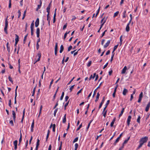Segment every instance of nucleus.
<instances>
[{"label": "nucleus", "instance_id": "1", "mask_svg": "<svg viewBox=\"0 0 150 150\" xmlns=\"http://www.w3.org/2000/svg\"><path fill=\"white\" fill-rule=\"evenodd\" d=\"M7 18H8V16H7L6 19L5 20V26L4 28V31L6 34H8L7 29V27H8V21L7 19Z\"/></svg>", "mask_w": 150, "mask_h": 150}, {"label": "nucleus", "instance_id": "2", "mask_svg": "<svg viewBox=\"0 0 150 150\" xmlns=\"http://www.w3.org/2000/svg\"><path fill=\"white\" fill-rule=\"evenodd\" d=\"M41 53L40 52H39L37 54V56H36V57H37L38 56V59L37 60L36 59V58L35 59L36 61H35V62L34 63V64H35L37 62H38V61H39L40 60V58L41 57Z\"/></svg>", "mask_w": 150, "mask_h": 150}, {"label": "nucleus", "instance_id": "3", "mask_svg": "<svg viewBox=\"0 0 150 150\" xmlns=\"http://www.w3.org/2000/svg\"><path fill=\"white\" fill-rule=\"evenodd\" d=\"M146 142V141H140L139 145L136 149V150H138L141 148L142 147V145Z\"/></svg>", "mask_w": 150, "mask_h": 150}, {"label": "nucleus", "instance_id": "4", "mask_svg": "<svg viewBox=\"0 0 150 150\" xmlns=\"http://www.w3.org/2000/svg\"><path fill=\"white\" fill-rule=\"evenodd\" d=\"M58 51V43L56 42L55 43L54 48V54L55 56L57 55V52Z\"/></svg>", "mask_w": 150, "mask_h": 150}, {"label": "nucleus", "instance_id": "5", "mask_svg": "<svg viewBox=\"0 0 150 150\" xmlns=\"http://www.w3.org/2000/svg\"><path fill=\"white\" fill-rule=\"evenodd\" d=\"M39 23V18H37L35 23V25L36 27L38 26Z\"/></svg>", "mask_w": 150, "mask_h": 150}, {"label": "nucleus", "instance_id": "6", "mask_svg": "<svg viewBox=\"0 0 150 150\" xmlns=\"http://www.w3.org/2000/svg\"><path fill=\"white\" fill-rule=\"evenodd\" d=\"M150 107V101H149L148 104L146 105V106L145 108V111L146 112H147L149 111V109Z\"/></svg>", "mask_w": 150, "mask_h": 150}, {"label": "nucleus", "instance_id": "7", "mask_svg": "<svg viewBox=\"0 0 150 150\" xmlns=\"http://www.w3.org/2000/svg\"><path fill=\"white\" fill-rule=\"evenodd\" d=\"M105 97H104L103 98V99L102 100V101H101V103H100V105L99 106V109H100L101 108V107H102L103 104L104 103V102L105 101Z\"/></svg>", "mask_w": 150, "mask_h": 150}, {"label": "nucleus", "instance_id": "8", "mask_svg": "<svg viewBox=\"0 0 150 150\" xmlns=\"http://www.w3.org/2000/svg\"><path fill=\"white\" fill-rule=\"evenodd\" d=\"M12 115H13V119L14 121L15 122L16 121V114L15 113V111L14 110L12 111Z\"/></svg>", "mask_w": 150, "mask_h": 150}, {"label": "nucleus", "instance_id": "9", "mask_svg": "<svg viewBox=\"0 0 150 150\" xmlns=\"http://www.w3.org/2000/svg\"><path fill=\"white\" fill-rule=\"evenodd\" d=\"M127 68L126 66L124 67L123 69H122L121 74H124L125 73L126 71L127 70Z\"/></svg>", "mask_w": 150, "mask_h": 150}, {"label": "nucleus", "instance_id": "10", "mask_svg": "<svg viewBox=\"0 0 150 150\" xmlns=\"http://www.w3.org/2000/svg\"><path fill=\"white\" fill-rule=\"evenodd\" d=\"M36 33L38 38H39L40 36V30L39 28H37L36 29Z\"/></svg>", "mask_w": 150, "mask_h": 150}, {"label": "nucleus", "instance_id": "11", "mask_svg": "<svg viewBox=\"0 0 150 150\" xmlns=\"http://www.w3.org/2000/svg\"><path fill=\"white\" fill-rule=\"evenodd\" d=\"M51 3H52V1L50 2V3L49 4L48 6H47V8H46V10H47V12H50V8L51 7Z\"/></svg>", "mask_w": 150, "mask_h": 150}, {"label": "nucleus", "instance_id": "12", "mask_svg": "<svg viewBox=\"0 0 150 150\" xmlns=\"http://www.w3.org/2000/svg\"><path fill=\"white\" fill-rule=\"evenodd\" d=\"M128 90L125 88H124L123 89L122 94L123 95L125 96L126 95L127 93L128 92Z\"/></svg>", "mask_w": 150, "mask_h": 150}, {"label": "nucleus", "instance_id": "13", "mask_svg": "<svg viewBox=\"0 0 150 150\" xmlns=\"http://www.w3.org/2000/svg\"><path fill=\"white\" fill-rule=\"evenodd\" d=\"M110 42V40H108L107 41V43L103 46L104 48H106L108 46Z\"/></svg>", "mask_w": 150, "mask_h": 150}, {"label": "nucleus", "instance_id": "14", "mask_svg": "<svg viewBox=\"0 0 150 150\" xmlns=\"http://www.w3.org/2000/svg\"><path fill=\"white\" fill-rule=\"evenodd\" d=\"M129 22V23L127 24L126 28V30L127 32H128L129 31V25L130 24Z\"/></svg>", "mask_w": 150, "mask_h": 150}, {"label": "nucleus", "instance_id": "15", "mask_svg": "<svg viewBox=\"0 0 150 150\" xmlns=\"http://www.w3.org/2000/svg\"><path fill=\"white\" fill-rule=\"evenodd\" d=\"M18 141H14L13 144L14 145V149L16 150L17 149V145L18 143Z\"/></svg>", "mask_w": 150, "mask_h": 150}, {"label": "nucleus", "instance_id": "16", "mask_svg": "<svg viewBox=\"0 0 150 150\" xmlns=\"http://www.w3.org/2000/svg\"><path fill=\"white\" fill-rule=\"evenodd\" d=\"M148 139V137H144L142 138L140 141H147Z\"/></svg>", "mask_w": 150, "mask_h": 150}, {"label": "nucleus", "instance_id": "17", "mask_svg": "<svg viewBox=\"0 0 150 150\" xmlns=\"http://www.w3.org/2000/svg\"><path fill=\"white\" fill-rule=\"evenodd\" d=\"M100 95L99 93L98 92V93H97L96 100H95V101L96 102H97L98 100Z\"/></svg>", "mask_w": 150, "mask_h": 150}, {"label": "nucleus", "instance_id": "18", "mask_svg": "<svg viewBox=\"0 0 150 150\" xmlns=\"http://www.w3.org/2000/svg\"><path fill=\"white\" fill-rule=\"evenodd\" d=\"M64 49L63 46L62 45H61L60 47V50L59 51V52L61 53L63 51Z\"/></svg>", "mask_w": 150, "mask_h": 150}, {"label": "nucleus", "instance_id": "19", "mask_svg": "<svg viewBox=\"0 0 150 150\" xmlns=\"http://www.w3.org/2000/svg\"><path fill=\"white\" fill-rule=\"evenodd\" d=\"M48 13L47 14V20L48 21H50V17L49 16V14H50V12H47Z\"/></svg>", "mask_w": 150, "mask_h": 150}, {"label": "nucleus", "instance_id": "20", "mask_svg": "<svg viewBox=\"0 0 150 150\" xmlns=\"http://www.w3.org/2000/svg\"><path fill=\"white\" fill-rule=\"evenodd\" d=\"M115 120V117L114 119L112 121V122L110 124V126L111 127H112L113 126V125L114 123V122Z\"/></svg>", "mask_w": 150, "mask_h": 150}, {"label": "nucleus", "instance_id": "21", "mask_svg": "<svg viewBox=\"0 0 150 150\" xmlns=\"http://www.w3.org/2000/svg\"><path fill=\"white\" fill-rule=\"evenodd\" d=\"M66 114H65L64 116L63 119L62 120V122L64 123L66 122Z\"/></svg>", "mask_w": 150, "mask_h": 150}, {"label": "nucleus", "instance_id": "22", "mask_svg": "<svg viewBox=\"0 0 150 150\" xmlns=\"http://www.w3.org/2000/svg\"><path fill=\"white\" fill-rule=\"evenodd\" d=\"M15 35H16V38L15 39V42H18L19 41L18 36L17 34H16Z\"/></svg>", "mask_w": 150, "mask_h": 150}, {"label": "nucleus", "instance_id": "23", "mask_svg": "<svg viewBox=\"0 0 150 150\" xmlns=\"http://www.w3.org/2000/svg\"><path fill=\"white\" fill-rule=\"evenodd\" d=\"M124 110H125V108H122V110L121 111V112L120 113L119 115V117H121L122 115L123 112H124Z\"/></svg>", "mask_w": 150, "mask_h": 150}, {"label": "nucleus", "instance_id": "24", "mask_svg": "<svg viewBox=\"0 0 150 150\" xmlns=\"http://www.w3.org/2000/svg\"><path fill=\"white\" fill-rule=\"evenodd\" d=\"M126 11L125 10L123 13V15L122 16V17L123 18H125L126 17Z\"/></svg>", "mask_w": 150, "mask_h": 150}, {"label": "nucleus", "instance_id": "25", "mask_svg": "<svg viewBox=\"0 0 150 150\" xmlns=\"http://www.w3.org/2000/svg\"><path fill=\"white\" fill-rule=\"evenodd\" d=\"M128 141H124L123 143L122 144V146L121 147V149H123L124 148V145L125 144H127V143Z\"/></svg>", "mask_w": 150, "mask_h": 150}, {"label": "nucleus", "instance_id": "26", "mask_svg": "<svg viewBox=\"0 0 150 150\" xmlns=\"http://www.w3.org/2000/svg\"><path fill=\"white\" fill-rule=\"evenodd\" d=\"M8 79H9V80L11 82V83L12 84L13 83V81L11 78V77L10 76H9L8 77Z\"/></svg>", "mask_w": 150, "mask_h": 150}, {"label": "nucleus", "instance_id": "27", "mask_svg": "<svg viewBox=\"0 0 150 150\" xmlns=\"http://www.w3.org/2000/svg\"><path fill=\"white\" fill-rule=\"evenodd\" d=\"M141 119V117L140 116H139L138 117L137 119V122L139 123H140V120Z\"/></svg>", "mask_w": 150, "mask_h": 150}, {"label": "nucleus", "instance_id": "28", "mask_svg": "<svg viewBox=\"0 0 150 150\" xmlns=\"http://www.w3.org/2000/svg\"><path fill=\"white\" fill-rule=\"evenodd\" d=\"M119 13V11H117L114 14L113 17H115L117 16L118 15V14Z\"/></svg>", "mask_w": 150, "mask_h": 150}, {"label": "nucleus", "instance_id": "29", "mask_svg": "<svg viewBox=\"0 0 150 150\" xmlns=\"http://www.w3.org/2000/svg\"><path fill=\"white\" fill-rule=\"evenodd\" d=\"M64 95V92H62V95L60 98V100H62V99H63Z\"/></svg>", "mask_w": 150, "mask_h": 150}, {"label": "nucleus", "instance_id": "30", "mask_svg": "<svg viewBox=\"0 0 150 150\" xmlns=\"http://www.w3.org/2000/svg\"><path fill=\"white\" fill-rule=\"evenodd\" d=\"M58 108H56L54 111V117L56 116V113L58 110Z\"/></svg>", "mask_w": 150, "mask_h": 150}, {"label": "nucleus", "instance_id": "31", "mask_svg": "<svg viewBox=\"0 0 150 150\" xmlns=\"http://www.w3.org/2000/svg\"><path fill=\"white\" fill-rule=\"evenodd\" d=\"M28 35V34H27L24 37V39H23V44H24L25 43V41L26 40L27 37Z\"/></svg>", "mask_w": 150, "mask_h": 150}, {"label": "nucleus", "instance_id": "32", "mask_svg": "<svg viewBox=\"0 0 150 150\" xmlns=\"http://www.w3.org/2000/svg\"><path fill=\"white\" fill-rule=\"evenodd\" d=\"M118 44H117V45H115V46H114V47L113 48V52H114L115 50L117 49V47H118Z\"/></svg>", "mask_w": 150, "mask_h": 150}, {"label": "nucleus", "instance_id": "33", "mask_svg": "<svg viewBox=\"0 0 150 150\" xmlns=\"http://www.w3.org/2000/svg\"><path fill=\"white\" fill-rule=\"evenodd\" d=\"M107 112V110H105V111H103V116H104V117H106V113Z\"/></svg>", "mask_w": 150, "mask_h": 150}, {"label": "nucleus", "instance_id": "34", "mask_svg": "<svg viewBox=\"0 0 150 150\" xmlns=\"http://www.w3.org/2000/svg\"><path fill=\"white\" fill-rule=\"evenodd\" d=\"M34 21H33V22L31 23L30 25V28H34Z\"/></svg>", "mask_w": 150, "mask_h": 150}, {"label": "nucleus", "instance_id": "35", "mask_svg": "<svg viewBox=\"0 0 150 150\" xmlns=\"http://www.w3.org/2000/svg\"><path fill=\"white\" fill-rule=\"evenodd\" d=\"M131 116L129 115L128 116L127 119V121H130L131 119Z\"/></svg>", "mask_w": 150, "mask_h": 150}, {"label": "nucleus", "instance_id": "36", "mask_svg": "<svg viewBox=\"0 0 150 150\" xmlns=\"http://www.w3.org/2000/svg\"><path fill=\"white\" fill-rule=\"evenodd\" d=\"M75 86V85H74L72 86L70 88H69V90H70V92H71L72 90V89H73L74 87Z\"/></svg>", "mask_w": 150, "mask_h": 150}, {"label": "nucleus", "instance_id": "37", "mask_svg": "<svg viewBox=\"0 0 150 150\" xmlns=\"http://www.w3.org/2000/svg\"><path fill=\"white\" fill-rule=\"evenodd\" d=\"M18 18H20L21 16V12L20 10H19L18 11Z\"/></svg>", "mask_w": 150, "mask_h": 150}, {"label": "nucleus", "instance_id": "38", "mask_svg": "<svg viewBox=\"0 0 150 150\" xmlns=\"http://www.w3.org/2000/svg\"><path fill=\"white\" fill-rule=\"evenodd\" d=\"M30 29L31 35H33L34 33V29L33 28H30Z\"/></svg>", "mask_w": 150, "mask_h": 150}, {"label": "nucleus", "instance_id": "39", "mask_svg": "<svg viewBox=\"0 0 150 150\" xmlns=\"http://www.w3.org/2000/svg\"><path fill=\"white\" fill-rule=\"evenodd\" d=\"M82 126V124H81L79 126V127L77 129L76 131H78L80 129Z\"/></svg>", "mask_w": 150, "mask_h": 150}, {"label": "nucleus", "instance_id": "40", "mask_svg": "<svg viewBox=\"0 0 150 150\" xmlns=\"http://www.w3.org/2000/svg\"><path fill=\"white\" fill-rule=\"evenodd\" d=\"M91 63H92V62L91 61H89L88 63V64L87 65V66L88 67H89L91 66Z\"/></svg>", "mask_w": 150, "mask_h": 150}, {"label": "nucleus", "instance_id": "41", "mask_svg": "<svg viewBox=\"0 0 150 150\" xmlns=\"http://www.w3.org/2000/svg\"><path fill=\"white\" fill-rule=\"evenodd\" d=\"M9 123L11 124L12 126H14V124L13 123V122L12 120H11L9 122Z\"/></svg>", "mask_w": 150, "mask_h": 150}, {"label": "nucleus", "instance_id": "42", "mask_svg": "<svg viewBox=\"0 0 150 150\" xmlns=\"http://www.w3.org/2000/svg\"><path fill=\"white\" fill-rule=\"evenodd\" d=\"M35 87L33 89V93H32V96H33L34 95L35 92Z\"/></svg>", "mask_w": 150, "mask_h": 150}, {"label": "nucleus", "instance_id": "43", "mask_svg": "<svg viewBox=\"0 0 150 150\" xmlns=\"http://www.w3.org/2000/svg\"><path fill=\"white\" fill-rule=\"evenodd\" d=\"M67 23H66L65 25H64L63 28V30H64L67 27Z\"/></svg>", "mask_w": 150, "mask_h": 150}, {"label": "nucleus", "instance_id": "44", "mask_svg": "<svg viewBox=\"0 0 150 150\" xmlns=\"http://www.w3.org/2000/svg\"><path fill=\"white\" fill-rule=\"evenodd\" d=\"M109 103H110V100H107V103H106L105 105V106L106 107H107V106H108V105L109 104Z\"/></svg>", "mask_w": 150, "mask_h": 150}, {"label": "nucleus", "instance_id": "45", "mask_svg": "<svg viewBox=\"0 0 150 150\" xmlns=\"http://www.w3.org/2000/svg\"><path fill=\"white\" fill-rule=\"evenodd\" d=\"M92 120H91L90 122L88 124V126L87 128V129H88V128H89L90 125L91 124V123L92 122Z\"/></svg>", "mask_w": 150, "mask_h": 150}, {"label": "nucleus", "instance_id": "46", "mask_svg": "<svg viewBox=\"0 0 150 150\" xmlns=\"http://www.w3.org/2000/svg\"><path fill=\"white\" fill-rule=\"evenodd\" d=\"M72 48V46L71 45H70L69 46V47L68 48V51H69L71 50V49Z\"/></svg>", "mask_w": 150, "mask_h": 150}, {"label": "nucleus", "instance_id": "47", "mask_svg": "<svg viewBox=\"0 0 150 150\" xmlns=\"http://www.w3.org/2000/svg\"><path fill=\"white\" fill-rule=\"evenodd\" d=\"M41 5H40V4H39V5H38V7L37 8V9H36V11H37L38 9H40L41 6Z\"/></svg>", "mask_w": 150, "mask_h": 150}, {"label": "nucleus", "instance_id": "48", "mask_svg": "<svg viewBox=\"0 0 150 150\" xmlns=\"http://www.w3.org/2000/svg\"><path fill=\"white\" fill-rule=\"evenodd\" d=\"M34 120H33V122L32 123L31 125V127L32 128H33L34 127Z\"/></svg>", "mask_w": 150, "mask_h": 150}, {"label": "nucleus", "instance_id": "49", "mask_svg": "<svg viewBox=\"0 0 150 150\" xmlns=\"http://www.w3.org/2000/svg\"><path fill=\"white\" fill-rule=\"evenodd\" d=\"M8 105H9L10 107H11V100H10L9 101Z\"/></svg>", "mask_w": 150, "mask_h": 150}, {"label": "nucleus", "instance_id": "50", "mask_svg": "<svg viewBox=\"0 0 150 150\" xmlns=\"http://www.w3.org/2000/svg\"><path fill=\"white\" fill-rule=\"evenodd\" d=\"M139 97L142 98L143 97V93L141 92L139 94Z\"/></svg>", "mask_w": 150, "mask_h": 150}, {"label": "nucleus", "instance_id": "51", "mask_svg": "<svg viewBox=\"0 0 150 150\" xmlns=\"http://www.w3.org/2000/svg\"><path fill=\"white\" fill-rule=\"evenodd\" d=\"M118 84H117L116 85L115 87V88L114 91L116 92L117 88L118 87Z\"/></svg>", "mask_w": 150, "mask_h": 150}, {"label": "nucleus", "instance_id": "52", "mask_svg": "<svg viewBox=\"0 0 150 150\" xmlns=\"http://www.w3.org/2000/svg\"><path fill=\"white\" fill-rule=\"evenodd\" d=\"M114 55V54H113L111 56V59H110V62H112V61L113 60V58Z\"/></svg>", "mask_w": 150, "mask_h": 150}, {"label": "nucleus", "instance_id": "53", "mask_svg": "<svg viewBox=\"0 0 150 150\" xmlns=\"http://www.w3.org/2000/svg\"><path fill=\"white\" fill-rule=\"evenodd\" d=\"M58 100L57 101V102L56 105H55V106L54 107V108H53L54 109L55 108H56L58 105Z\"/></svg>", "mask_w": 150, "mask_h": 150}, {"label": "nucleus", "instance_id": "54", "mask_svg": "<svg viewBox=\"0 0 150 150\" xmlns=\"http://www.w3.org/2000/svg\"><path fill=\"white\" fill-rule=\"evenodd\" d=\"M7 50L8 51V53L9 54L10 52V47H7Z\"/></svg>", "mask_w": 150, "mask_h": 150}, {"label": "nucleus", "instance_id": "55", "mask_svg": "<svg viewBox=\"0 0 150 150\" xmlns=\"http://www.w3.org/2000/svg\"><path fill=\"white\" fill-rule=\"evenodd\" d=\"M17 95H15V97L14 98V103L16 104V98L17 97Z\"/></svg>", "mask_w": 150, "mask_h": 150}, {"label": "nucleus", "instance_id": "56", "mask_svg": "<svg viewBox=\"0 0 150 150\" xmlns=\"http://www.w3.org/2000/svg\"><path fill=\"white\" fill-rule=\"evenodd\" d=\"M56 94H56L55 93L53 96V98L52 100L53 101H54L55 98V97H56Z\"/></svg>", "mask_w": 150, "mask_h": 150}, {"label": "nucleus", "instance_id": "57", "mask_svg": "<svg viewBox=\"0 0 150 150\" xmlns=\"http://www.w3.org/2000/svg\"><path fill=\"white\" fill-rule=\"evenodd\" d=\"M69 98V97L68 96H66L65 98V101H67Z\"/></svg>", "mask_w": 150, "mask_h": 150}, {"label": "nucleus", "instance_id": "58", "mask_svg": "<svg viewBox=\"0 0 150 150\" xmlns=\"http://www.w3.org/2000/svg\"><path fill=\"white\" fill-rule=\"evenodd\" d=\"M82 89H83V88H81V90H80L77 93V95H78L79 93H80L81 92V91L82 90Z\"/></svg>", "mask_w": 150, "mask_h": 150}, {"label": "nucleus", "instance_id": "59", "mask_svg": "<svg viewBox=\"0 0 150 150\" xmlns=\"http://www.w3.org/2000/svg\"><path fill=\"white\" fill-rule=\"evenodd\" d=\"M74 77H73V78L68 83L67 85L69 84L73 80V79H74Z\"/></svg>", "mask_w": 150, "mask_h": 150}, {"label": "nucleus", "instance_id": "60", "mask_svg": "<svg viewBox=\"0 0 150 150\" xmlns=\"http://www.w3.org/2000/svg\"><path fill=\"white\" fill-rule=\"evenodd\" d=\"M69 101L67 102L64 105V107H66L69 104Z\"/></svg>", "mask_w": 150, "mask_h": 150}, {"label": "nucleus", "instance_id": "61", "mask_svg": "<svg viewBox=\"0 0 150 150\" xmlns=\"http://www.w3.org/2000/svg\"><path fill=\"white\" fill-rule=\"evenodd\" d=\"M142 98L139 97L138 100V102L139 103H140L142 100Z\"/></svg>", "mask_w": 150, "mask_h": 150}, {"label": "nucleus", "instance_id": "62", "mask_svg": "<svg viewBox=\"0 0 150 150\" xmlns=\"http://www.w3.org/2000/svg\"><path fill=\"white\" fill-rule=\"evenodd\" d=\"M105 41V39H103L102 40L101 42V44L102 45H103V44L104 43Z\"/></svg>", "mask_w": 150, "mask_h": 150}, {"label": "nucleus", "instance_id": "63", "mask_svg": "<svg viewBox=\"0 0 150 150\" xmlns=\"http://www.w3.org/2000/svg\"><path fill=\"white\" fill-rule=\"evenodd\" d=\"M108 63L107 62V63L103 67V69H104L105 68L107 67V66H108Z\"/></svg>", "mask_w": 150, "mask_h": 150}, {"label": "nucleus", "instance_id": "64", "mask_svg": "<svg viewBox=\"0 0 150 150\" xmlns=\"http://www.w3.org/2000/svg\"><path fill=\"white\" fill-rule=\"evenodd\" d=\"M72 18L71 19V21H73V20H75L76 19V17H75V16H72Z\"/></svg>", "mask_w": 150, "mask_h": 150}]
</instances>
